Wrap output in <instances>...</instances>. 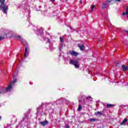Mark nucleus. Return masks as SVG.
I'll list each match as a JSON object with an SVG mask.
<instances>
[{
	"label": "nucleus",
	"mask_w": 128,
	"mask_h": 128,
	"mask_svg": "<svg viewBox=\"0 0 128 128\" xmlns=\"http://www.w3.org/2000/svg\"><path fill=\"white\" fill-rule=\"evenodd\" d=\"M69 64H73L76 68H80V62L78 60H70Z\"/></svg>",
	"instance_id": "f03ea898"
},
{
	"label": "nucleus",
	"mask_w": 128,
	"mask_h": 128,
	"mask_svg": "<svg viewBox=\"0 0 128 128\" xmlns=\"http://www.w3.org/2000/svg\"><path fill=\"white\" fill-rule=\"evenodd\" d=\"M12 82H10V84L8 85V87L5 88V90L6 92H10V90H12Z\"/></svg>",
	"instance_id": "20e7f679"
},
{
	"label": "nucleus",
	"mask_w": 128,
	"mask_h": 128,
	"mask_svg": "<svg viewBox=\"0 0 128 128\" xmlns=\"http://www.w3.org/2000/svg\"><path fill=\"white\" fill-rule=\"evenodd\" d=\"M16 38L18 40H20V42H24V39L22 38H20V36H16Z\"/></svg>",
	"instance_id": "6e6552de"
},
{
	"label": "nucleus",
	"mask_w": 128,
	"mask_h": 128,
	"mask_svg": "<svg viewBox=\"0 0 128 128\" xmlns=\"http://www.w3.org/2000/svg\"><path fill=\"white\" fill-rule=\"evenodd\" d=\"M89 120L90 122H96V120H98V119H96V118H91Z\"/></svg>",
	"instance_id": "2eb2a0df"
},
{
	"label": "nucleus",
	"mask_w": 128,
	"mask_h": 128,
	"mask_svg": "<svg viewBox=\"0 0 128 128\" xmlns=\"http://www.w3.org/2000/svg\"><path fill=\"white\" fill-rule=\"evenodd\" d=\"M114 2V0H107L106 2H108L109 4H110V2Z\"/></svg>",
	"instance_id": "dca6fc26"
},
{
	"label": "nucleus",
	"mask_w": 128,
	"mask_h": 128,
	"mask_svg": "<svg viewBox=\"0 0 128 128\" xmlns=\"http://www.w3.org/2000/svg\"><path fill=\"white\" fill-rule=\"evenodd\" d=\"M4 37L0 36V40H4Z\"/></svg>",
	"instance_id": "412c9836"
},
{
	"label": "nucleus",
	"mask_w": 128,
	"mask_h": 128,
	"mask_svg": "<svg viewBox=\"0 0 128 128\" xmlns=\"http://www.w3.org/2000/svg\"><path fill=\"white\" fill-rule=\"evenodd\" d=\"M60 40L61 42H64V38H62V37H60Z\"/></svg>",
	"instance_id": "aec40b11"
},
{
	"label": "nucleus",
	"mask_w": 128,
	"mask_h": 128,
	"mask_svg": "<svg viewBox=\"0 0 128 128\" xmlns=\"http://www.w3.org/2000/svg\"><path fill=\"white\" fill-rule=\"evenodd\" d=\"M4 2H6V0H0V8L2 10L4 14H6L8 7L4 5Z\"/></svg>",
	"instance_id": "f257e3e1"
},
{
	"label": "nucleus",
	"mask_w": 128,
	"mask_h": 128,
	"mask_svg": "<svg viewBox=\"0 0 128 128\" xmlns=\"http://www.w3.org/2000/svg\"><path fill=\"white\" fill-rule=\"evenodd\" d=\"M28 52V50L26 49V47L25 48V54H24V57L26 58V52Z\"/></svg>",
	"instance_id": "a211bd4d"
},
{
	"label": "nucleus",
	"mask_w": 128,
	"mask_h": 128,
	"mask_svg": "<svg viewBox=\"0 0 128 128\" xmlns=\"http://www.w3.org/2000/svg\"><path fill=\"white\" fill-rule=\"evenodd\" d=\"M70 54L71 56H78V54H80V53L74 51V50H70L69 51Z\"/></svg>",
	"instance_id": "7ed1b4c3"
},
{
	"label": "nucleus",
	"mask_w": 128,
	"mask_h": 128,
	"mask_svg": "<svg viewBox=\"0 0 128 128\" xmlns=\"http://www.w3.org/2000/svg\"><path fill=\"white\" fill-rule=\"evenodd\" d=\"M0 120H2V116H0Z\"/></svg>",
	"instance_id": "393cba45"
},
{
	"label": "nucleus",
	"mask_w": 128,
	"mask_h": 128,
	"mask_svg": "<svg viewBox=\"0 0 128 128\" xmlns=\"http://www.w3.org/2000/svg\"><path fill=\"white\" fill-rule=\"evenodd\" d=\"M80 2H81V4H82V1H80Z\"/></svg>",
	"instance_id": "bb28decb"
},
{
	"label": "nucleus",
	"mask_w": 128,
	"mask_h": 128,
	"mask_svg": "<svg viewBox=\"0 0 128 128\" xmlns=\"http://www.w3.org/2000/svg\"><path fill=\"white\" fill-rule=\"evenodd\" d=\"M40 124H41V126H46V124H48V122L47 120H45L44 122H40Z\"/></svg>",
	"instance_id": "39448f33"
},
{
	"label": "nucleus",
	"mask_w": 128,
	"mask_h": 128,
	"mask_svg": "<svg viewBox=\"0 0 128 128\" xmlns=\"http://www.w3.org/2000/svg\"><path fill=\"white\" fill-rule=\"evenodd\" d=\"M116 2H122V0H116Z\"/></svg>",
	"instance_id": "b1692460"
},
{
	"label": "nucleus",
	"mask_w": 128,
	"mask_h": 128,
	"mask_svg": "<svg viewBox=\"0 0 128 128\" xmlns=\"http://www.w3.org/2000/svg\"><path fill=\"white\" fill-rule=\"evenodd\" d=\"M122 70H124V72H126V70H128V66H126V65L122 64Z\"/></svg>",
	"instance_id": "9d476101"
},
{
	"label": "nucleus",
	"mask_w": 128,
	"mask_h": 128,
	"mask_svg": "<svg viewBox=\"0 0 128 128\" xmlns=\"http://www.w3.org/2000/svg\"><path fill=\"white\" fill-rule=\"evenodd\" d=\"M126 32H128L127 31Z\"/></svg>",
	"instance_id": "c85d7f7f"
},
{
	"label": "nucleus",
	"mask_w": 128,
	"mask_h": 128,
	"mask_svg": "<svg viewBox=\"0 0 128 128\" xmlns=\"http://www.w3.org/2000/svg\"><path fill=\"white\" fill-rule=\"evenodd\" d=\"M78 48H80V50L82 51L84 50V44L80 45V44H78Z\"/></svg>",
	"instance_id": "0eeeda50"
},
{
	"label": "nucleus",
	"mask_w": 128,
	"mask_h": 128,
	"mask_svg": "<svg viewBox=\"0 0 128 128\" xmlns=\"http://www.w3.org/2000/svg\"><path fill=\"white\" fill-rule=\"evenodd\" d=\"M128 122V119L125 118L123 120L122 122L120 123L121 126H124V124L125 122Z\"/></svg>",
	"instance_id": "ddd939ff"
},
{
	"label": "nucleus",
	"mask_w": 128,
	"mask_h": 128,
	"mask_svg": "<svg viewBox=\"0 0 128 128\" xmlns=\"http://www.w3.org/2000/svg\"><path fill=\"white\" fill-rule=\"evenodd\" d=\"M66 0V2H68V0Z\"/></svg>",
	"instance_id": "cd10ccee"
},
{
	"label": "nucleus",
	"mask_w": 128,
	"mask_h": 128,
	"mask_svg": "<svg viewBox=\"0 0 128 128\" xmlns=\"http://www.w3.org/2000/svg\"><path fill=\"white\" fill-rule=\"evenodd\" d=\"M97 114L98 116H102V112H97Z\"/></svg>",
	"instance_id": "6ab92c4d"
},
{
	"label": "nucleus",
	"mask_w": 128,
	"mask_h": 128,
	"mask_svg": "<svg viewBox=\"0 0 128 128\" xmlns=\"http://www.w3.org/2000/svg\"><path fill=\"white\" fill-rule=\"evenodd\" d=\"M94 8H96V6L94 5H93L91 6V8H92L91 12H92L94 10H93Z\"/></svg>",
	"instance_id": "f3484780"
},
{
	"label": "nucleus",
	"mask_w": 128,
	"mask_h": 128,
	"mask_svg": "<svg viewBox=\"0 0 128 128\" xmlns=\"http://www.w3.org/2000/svg\"><path fill=\"white\" fill-rule=\"evenodd\" d=\"M4 92H6V88L0 86V94H4Z\"/></svg>",
	"instance_id": "423d86ee"
},
{
	"label": "nucleus",
	"mask_w": 128,
	"mask_h": 128,
	"mask_svg": "<svg viewBox=\"0 0 128 128\" xmlns=\"http://www.w3.org/2000/svg\"><path fill=\"white\" fill-rule=\"evenodd\" d=\"M77 110L78 112H80V110H82V105L79 104L78 106V108L77 109Z\"/></svg>",
	"instance_id": "4468645a"
},
{
	"label": "nucleus",
	"mask_w": 128,
	"mask_h": 128,
	"mask_svg": "<svg viewBox=\"0 0 128 128\" xmlns=\"http://www.w3.org/2000/svg\"><path fill=\"white\" fill-rule=\"evenodd\" d=\"M51 2H54L55 1V0H50Z\"/></svg>",
	"instance_id": "5701e85b"
},
{
	"label": "nucleus",
	"mask_w": 128,
	"mask_h": 128,
	"mask_svg": "<svg viewBox=\"0 0 128 128\" xmlns=\"http://www.w3.org/2000/svg\"><path fill=\"white\" fill-rule=\"evenodd\" d=\"M106 106L108 108H114V104H107Z\"/></svg>",
	"instance_id": "f8f14e48"
},
{
	"label": "nucleus",
	"mask_w": 128,
	"mask_h": 128,
	"mask_svg": "<svg viewBox=\"0 0 128 128\" xmlns=\"http://www.w3.org/2000/svg\"><path fill=\"white\" fill-rule=\"evenodd\" d=\"M122 16H125V14H127V16L128 15V6H126V12H124L122 13Z\"/></svg>",
	"instance_id": "9b49d317"
},
{
	"label": "nucleus",
	"mask_w": 128,
	"mask_h": 128,
	"mask_svg": "<svg viewBox=\"0 0 128 128\" xmlns=\"http://www.w3.org/2000/svg\"><path fill=\"white\" fill-rule=\"evenodd\" d=\"M81 102L80 100H79L78 102Z\"/></svg>",
	"instance_id": "a878e982"
},
{
	"label": "nucleus",
	"mask_w": 128,
	"mask_h": 128,
	"mask_svg": "<svg viewBox=\"0 0 128 128\" xmlns=\"http://www.w3.org/2000/svg\"><path fill=\"white\" fill-rule=\"evenodd\" d=\"M106 8H108V4H106V3H103L102 7V10H106Z\"/></svg>",
	"instance_id": "1a4fd4ad"
},
{
	"label": "nucleus",
	"mask_w": 128,
	"mask_h": 128,
	"mask_svg": "<svg viewBox=\"0 0 128 128\" xmlns=\"http://www.w3.org/2000/svg\"><path fill=\"white\" fill-rule=\"evenodd\" d=\"M65 128H70V126L68 124L66 125Z\"/></svg>",
	"instance_id": "4be33fe9"
}]
</instances>
